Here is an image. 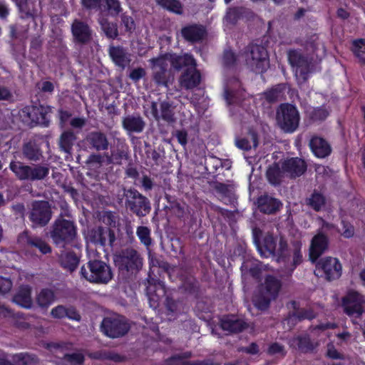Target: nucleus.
I'll list each match as a JSON object with an SVG mask.
<instances>
[{
  "instance_id": "f257e3e1",
  "label": "nucleus",
  "mask_w": 365,
  "mask_h": 365,
  "mask_svg": "<svg viewBox=\"0 0 365 365\" xmlns=\"http://www.w3.org/2000/svg\"><path fill=\"white\" fill-rule=\"evenodd\" d=\"M78 233V228L73 220L65 219L61 214L53 222L50 230V237L58 248H66L72 245Z\"/></svg>"
},
{
  "instance_id": "f03ea898",
  "label": "nucleus",
  "mask_w": 365,
  "mask_h": 365,
  "mask_svg": "<svg viewBox=\"0 0 365 365\" xmlns=\"http://www.w3.org/2000/svg\"><path fill=\"white\" fill-rule=\"evenodd\" d=\"M239 56L245 61L247 68L257 74H263L269 67L268 52L261 45L250 43L240 52Z\"/></svg>"
},
{
  "instance_id": "7ed1b4c3",
  "label": "nucleus",
  "mask_w": 365,
  "mask_h": 365,
  "mask_svg": "<svg viewBox=\"0 0 365 365\" xmlns=\"http://www.w3.org/2000/svg\"><path fill=\"white\" fill-rule=\"evenodd\" d=\"M80 275L96 284H107L113 278L110 267L101 259H90L81 267Z\"/></svg>"
},
{
  "instance_id": "20e7f679",
  "label": "nucleus",
  "mask_w": 365,
  "mask_h": 365,
  "mask_svg": "<svg viewBox=\"0 0 365 365\" xmlns=\"http://www.w3.org/2000/svg\"><path fill=\"white\" fill-rule=\"evenodd\" d=\"M114 264L122 274H134L143 266V258L133 248H125L113 257Z\"/></svg>"
},
{
  "instance_id": "39448f33",
  "label": "nucleus",
  "mask_w": 365,
  "mask_h": 365,
  "mask_svg": "<svg viewBox=\"0 0 365 365\" xmlns=\"http://www.w3.org/2000/svg\"><path fill=\"white\" fill-rule=\"evenodd\" d=\"M9 169L20 180H41L49 174L50 170L47 165H35L30 166L21 161L12 160L9 164Z\"/></svg>"
},
{
  "instance_id": "423d86ee",
  "label": "nucleus",
  "mask_w": 365,
  "mask_h": 365,
  "mask_svg": "<svg viewBox=\"0 0 365 365\" xmlns=\"http://www.w3.org/2000/svg\"><path fill=\"white\" fill-rule=\"evenodd\" d=\"M276 120L279 127L284 133H293L299 125V112L293 104L282 103L277 110Z\"/></svg>"
},
{
  "instance_id": "0eeeda50",
  "label": "nucleus",
  "mask_w": 365,
  "mask_h": 365,
  "mask_svg": "<svg viewBox=\"0 0 365 365\" xmlns=\"http://www.w3.org/2000/svg\"><path fill=\"white\" fill-rule=\"evenodd\" d=\"M130 329L128 319L120 314H113L104 317L101 324V331L110 339L124 336Z\"/></svg>"
},
{
  "instance_id": "6e6552de",
  "label": "nucleus",
  "mask_w": 365,
  "mask_h": 365,
  "mask_svg": "<svg viewBox=\"0 0 365 365\" xmlns=\"http://www.w3.org/2000/svg\"><path fill=\"white\" fill-rule=\"evenodd\" d=\"M287 57L289 63L295 71V75H299L304 82L307 81L309 73L314 69L313 57L304 54L299 49H290Z\"/></svg>"
},
{
  "instance_id": "1a4fd4ad",
  "label": "nucleus",
  "mask_w": 365,
  "mask_h": 365,
  "mask_svg": "<svg viewBox=\"0 0 365 365\" xmlns=\"http://www.w3.org/2000/svg\"><path fill=\"white\" fill-rule=\"evenodd\" d=\"M315 264V274L328 282L336 280L342 274V265L338 258L324 257L319 259Z\"/></svg>"
},
{
  "instance_id": "9d476101",
  "label": "nucleus",
  "mask_w": 365,
  "mask_h": 365,
  "mask_svg": "<svg viewBox=\"0 0 365 365\" xmlns=\"http://www.w3.org/2000/svg\"><path fill=\"white\" fill-rule=\"evenodd\" d=\"M126 207L138 217H145L151 210L149 200L135 188L125 190Z\"/></svg>"
},
{
  "instance_id": "9b49d317",
  "label": "nucleus",
  "mask_w": 365,
  "mask_h": 365,
  "mask_svg": "<svg viewBox=\"0 0 365 365\" xmlns=\"http://www.w3.org/2000/svg\"><path fill=\"white\" fill-rule=\"evenodd\" d=\"M153 71L152 78L158 87L169 88L172 82L171 76L168 71L167 55H163L150 60Z\"/></svg>"
},
{
  "instance_id": "f8f14e48",
  "label": "nucleus",
  "mask_w": 365,
  "mask_h": 365,
  "mask_svg": "<svg viewBox=\"0 0 365 365\" xmlns=\"http://www.w3.org/2000/svg\"><path fill=\"white\" fill-rule=\"evenodd\" d=\"M365 297L356 291H349L342 298L344 312L351 318H360L364 310Z\"/></svg>"
},
{
  "instance_id": "ddd939ff",
  "label": "nucleus",
  "mask_w": 365,
  "mask_h": 365,
  "mask_svg": "<svg viewBox=\"0 0 365 365\" xmlns=\"http://www.w3.org/2000/svg\"><path fill=\"white\" fill-rule=\"evenodd\" d=\"M88 237L92 244L100 248L112 247L115 241V232L109 227H94L89 230Z\"/></svg>"
},
{
  "instance_id": "4468645a",
  "label": "nucleus",
  "mask_w": 365,
  "mask_h": 365,
  "mask_svg": "<svg viewBox=\"0 0 365 365\" xmlns=\"http://www.w3.org/2000/svg\"><path fill=\"white\" fill-rule=\"evenodd\" d=\"M51 213L48 202L45 200L34 201L29 217L34 226L44 227L51 220Z\"/></svg>"
},
{
  "instance_id": "2eb2a0df",
  "label": "nucleus",
  "mask_w": 365,
  "mask_h": 365,
  "mask_svg": "<svg viewBox=\"0 0 365 365\" xmlns=\"http://www.w3.org/2000/svg\"><path fill=\"white\" fill-rule=\"evenodd\" d=\"M287 307L290 310L286 318L288 324L294 325L297 322L306 319L311 321L316 317V314L312 309L301 308L300 303L297 301L289 302L287 304Z\"/></svg>"
},
{
  "instance_id": "dca6fc26",
  "label": "nucleus",
  "mask_w": 365,
  "mask_h": 365,
  "mask_svg": "<svg viewBox=\"0 0 365 365\" xmlns=\"http://www.w3.org/2000/svg\"><path fill=\"white\" fill-rule=\"evenodd\" d=\"M165 283L159 279L153 278L149 274L146 286V294L151 307L155 309L159 306L160 301L165 296Z\"/></svg>"
},
{
  "instance_id": "f3484780",
  "label": "nucleus",
  "mask_w": 365,
  "mask_h": 365,
  "mask_svg": "<svg viewBox=\"0 0 365 365\" xmlns=\"http://www.w3.org/2000/svg\"><path fill=\"white\" fill-rule=\"evenodd\" d=\"M73 41L79 45H86L93 38V31L91 26L85 21L75 19L71 27Z\"/></svg>"
},
{
  "instance_id": "a211bd4d",
  "label": "nucleus",
  "mask_w": 365,
  "mask_h": 365,
  "mask_svg": "<svg viewBox=\"0 0 365 365\" xmlns=\"http://www.w3.org/2000/svg\"><path fill=\"white\" fill-rule=\"evenodd\" d=\"M182 38L190 44L202 42L207 36L206 27L200 24H188L182 27L180 30Z\"/></svg>"
},
{
  "instance_id": "6ab92c4d",
  "label": "nucleus",
  "mask_w": 365,
  "mask_h": 365,
  "mask_svg": "<svg viewBox=\"0 0 365 365\" xmlns=\"http://www.w3.org/2000/svg\"><path fill=\"white\" fill-rule=\"evenodd\" d=\"M19 243L29 247L36 248L43 255L51 252V246L42 238L31 235L28 231H24L18 237Z\"/></svg>"
},
{
  "instance_id": "aec40b11",
  "label": "nucleus",
  "mask_w": 365,
  "mask_h": 365,
  "mask_svg": "<svg viewBox=\"0 0 365 365\" xmlns=\"http://www.w3.org/2000/svg\"><path fill=\"white\" fill-rule=\"evenodd\" d=\"M328 247L329 238L325 234L319 232L315 235L311 240L309 247L310 261L315 263L328 249Z\"/></svg>"
},
{
  "instance_id": "412c9836",
  "label": "nucleus",
  "mask_w": 365,
  "mask_h": 365,
  "mask_svg": "<svg viewBox=\"0 0 365 365\" xmlns=\"http://www.w3.org/2000/svg\"><path fill=\"white\" fill-rule=\"evenodd\" d=\"M150 108L153 116L156 120L162 119L168 124L175 122L176 119L175 118V113L172 103L170 101H163L160 103V113L158 111V103L156 102L151 103Z\"/></svg>"
},
{
  "instance_id": "4be33fe9",
  "label": "nucleus",
  "mask_w": 365,
  "mask_h": 365,
  "mask_svg": "<svg viewBox=\"0 0 365 365\" xmlns=\"http://www.w3.org/2000/svg\"><path fill=\"white\" fill-rule=\"evenodd\" d=\"M309 147L317 158H325L331 155L332 148L330 143L324 138L313 135L309 142Z\"/></svg>"
},
{
  "instance_id": "5701e85b",
  "label": "nucleus",
  "mask_w": 365,
  "mask_h": 365,
  "mask_svg": "<svg viewBox=\"0 0 365 365\" xmlns=\"http://www.w3.org/2000/svg\"><path fill=\"white\" fill-rule=\"evenodd\" d=\"M200 82L201 73L197 69V66L185 68L179 78L180 87L185 90L193 89L200 85Z\"/></svg>"
},
{
  "instance_id": "b1692460",
  "label": "nucleus",
  "mask_w": 365,
  "mask_h": 365,
  "mask_svg": "<svg viewBox=\"0 0 365 365\" xmlns=\"http://www.w3.org/2000/svg\"><path fill=\"white\" fill-rule=\"evenodd\" d=\"M257 205L260 212L272 215L280 210L282 203L279 200L267 194H264L257 197Z\"/></svg>"
},
{
  "instance_id": "393cba45",
  "label": "nucleus",
  "mask_w": 365,
  "mask_h": 365,
  "mask_svg": "<svg viewBox=\"0 0 365 365\" xmlns=\"http://www.w3.org/2000/svg\"><path fill=\"white\" fill-rule=\"evenodd\" d=\"M220 327L230 334H237L245 330L247 327V324L237 316L228 314L220 319Z\"/></svg>"
},
{
  "instance_id": "a878e982",
  "label": "nucleus",
  "mask_w": 365,
  "mask_h": 365,
  "mask_svg": "<svg viewBox=\"0 0 365 365\" xmlns=\"http://www.w3.org/2000/svg\"><path fill=\"white\" fill-rule=\"evenodd\" d=\"M89 148L96 151H104L108 149L109 142L106 135L99 130L91 131L86 137Z\"/></svg>"
},
{
  "instance_id": "bb28decb",
  "label": "nucleus",
  "mask_w": 365,
  "mask_h": 365,
  "mask_svg": "<svg viewBox=\"0 0 365 365\" xmlns=\"http://www.w3.org/2000/svg\"><path fill=\"white\" fill-rule=\"evenodd\" d=\"M97 10L99 11V16L116 18L123 11L120 0H100Z\"/></svg>"
},
{
  "instance_id": "cd10ccee",
  "label": "nucleus",
  "mask_w": 365,
  "mask_h": 365,
  "mask_svg": "<svg viewBox=\"0 0 365 365\" xmlns=\"http://www.w3.org/2000/svg\"><path fill=\"white\" fill-rule=\"evenodd\" d=\"M167 60H169L171 66L176 71H180L183 68L197 66V62L193 56L189 53L183 55L176 53L166 54Z\"/></svg>"
},
{
  "instance_id": "c85d7f7f",
  "label": "nucleus",
  "mask_w": 365,
  "mask_h": 365,
  "mask_svg": "<svg viewBox=\"0 0 365 365\" xmlns=\"http://www.w3.org/2000/svg\"><path fill=\"white\" fill-rule=\"evenodd\" d=\"M181 288L191 296L198 298L200 295V284L196 277L188 272L180 274Z\"/></svg>"
},
{
  "instance_id": "c756f323",
  "label": "nucleus",
  "mask_w": 365,
  "mask_h": 365,
  "mask_svg": "<svg viewBox=\"0 0 365 365\" xmlns=\"http://www.w3.org/2000/svg\"><path fill=\"white\" fill-rule=\"evenodd\" d=\"M108 53L112 61L121 70H124L131 61L130 55L122 46H110Z\"/></svg>"
},
{
  "instance_id": "7c9ffc66",
  "label": "nucleus",
  "mask_w": 365,
  "mask_h": 365,
  "mask_svg": "<svg viewBox=\"0 0 365 365\" xmlns=\"http://www.w3.org/2000/svg\"><path fill=\"white\" fill-rule=\"evenodd\" d=\"M307 168L306 162L299 158H292L282 164L283 170L294 178L303 175L306 172Z\"/></svg>"
},
{
  "instance_id": "2f4dec72",
  "label": "nucleus",
  "mask_w": 365,
  "mask_h": 365,
  "mask_svg": "<svg viewBox=\"0 0 365 365\" xmlns=\"http://www.w3.org/2000/svg\"><path fill=\"white\" fill-rule=\"evenodd\" d=\"M98 23L100 26L101 34L109 40H115L119 36L118 24L110 21L108 17L98 16Z\"/></svg>"
},
{
  "instance_id": "473e14b6",
  "label": "nucleus",
  "mask_w": 365,
  "mask_h": 365,
  "mask_svg": "<svg viewBox=\"0 0 365 365\" xmlns=\"http://www.w3.org/2000/svg\"><path fill=\"white\" fill-rule=\"evenodd\" d=\"M123 128L130 133H141L145 128V123L140 115H128L122 120Z\"/></svg>"
},
{
  "instance_id": "72a5a7b5",
  "label": "nucleus",
  "mask_w": 365,
  "mask_h": 365,
  "mask_svg": "<svg viewBox=\"0 0 365 365\" xmlns=\"http://www.w3.org/2000/svg\"><path fill=\"white\" fill-rule=\"evenodd\" d=\"M306 114L310 124H320L327 120L330 111L325 106H321L312 108L307 110Z\"/></svg>"
},
{
  "instance_id": "f704fd0d",
  "label": "nucleus",
  "mask_w": 365,
  "mask_h": 365,
  "mask_svg": "<svg viewBox=\"0 0 365 365\" xmlns=\"http://www.w3.org/2000/svg\"><path fill=\"white\" fill-rule=\"evenodd\" d=\"M281 287V281L274 276L268 274L265 277L264 285L260 290L275 299L278 297Z\"/></svg>"
},
{
  "instance_id": "c9c22d12",
  "label": "nucleus",
  "mask_w": 365,
  "mask_h": 365,
  "mask_svg": "<svg viewBox=\"0 0 365 365\" xmlns=\"http://www.w3.org/2000/svg\"><path fill=\"white\" fill-rule=\"evenodd\" d=\"M23 154L24 157L30 160L37 162L43 158V152L37 143L29 141L23 145Z\"/></svg>"
},
{
  "instance_id": "e433bc0d",
  "label": "nucleus",
  "mask_w": 365,
  "mask_h": 365,
  "mask_svg": "<svg viewBox=\"0 0 365 365\" xmlns=\"http://www.w3.org/2000/svg\"><path fill=\"white\" fill-rule=\"evenodd\" d=\"M34 110L36 113L34 115V124L41 125L45 127L48 126L49 113L51 112V108L49 106H44L39 104L38 106H34Z\"/></svg>"
},
{
  "instance_id": "4c0bfd02",
  "label": "nucleus",
  "mask_w": 365,
  "mask_h": 365,
  "mask_svg": "<svg viewBox=\"0 0 365 365\" xmlns=\"http://www.w3.org/2000/svg\"><path fill=\"white\" fill-rule=\"evenodd\" d=\"M76 136L72 130L63 131L59 138L58 146L61 151L71 154Z\"/></svg>"
},
{
  "instance_id": "58836bf2",
  "label": "nucleus",
  "mask_w": 365,
  "mask_h": 365,
  "mask_svg": "<svg viewBox=\"0 0 365 365\" xmlns=\"http://www.w3.org/2000/svg\"><path fill=\"white\" fill-rule=\"evenodd\" d=\"M56 299L55 292L50 288H43L36 294V302L42 309H47Z\"/></svg>"
},
{
  "instance_id": "ea45409f",
  "label": "nucleus",
  "mask_w": 365,
  "mask_h": 365,
  "mask_svg": "<svg viewBox=\"0 0 365 365\" xmlns=\"http://www.w3.org/2000/svg\"><path fill=\"white\" fill-rule=\"evenodd\" d=\"M31 290L28 286L22 287L14 296L13 302L16 304L26 309H29L32 306Z\"/></svg>"
},
{
  "instance_id": "a19ab883",
  "label": "nucleus",
  "mask_w": 365,
  "mask_h": 365,
  "mask_svg": "<svg viewBox=\"0 0 365 365\" xmlns=\"http://www.w3.org/2000/svg\"><path fill=\"white\" fill-rule=\"evenodd\" d=\"M80 262L79 257L74 252H68L60 257L61 266L67 271L73 272L76 269Z\"/></svg>"
},
{
  "instance_id": "79ce46f5",
  "label": "nucleus",
  "mask_w": 365,
  "mask_h": 365,
  "mask_svg": "<svg viewBox=\"0 0 365 365\" xmlns=\"http://www.w3.org/2000/svg\"><path fill=\"white\" fill-rule=\"evenodd\" d=\"M285 88V84L279 83L267 90L263 93L265 101L269 103H277L283 97Z\"/></svg>"
},
{
  "instance_id": "37998d69",
  "label": "nucleus",
  "mask_w": 365,
  "mask_h": 365,
  "mask_svg": "<svg viewBox=\"0 0 365 365\" xmlns=\"http://www.w3.org/2000/svg\"><path fill=\"white\" fill-rule=\"evenodd\" d=\"M326 204L325 196L316 190L307 198V205L316 212L322 210Z\"/></svg>"
},
{
  "instance_id": "c03bdc74",
  "label": "nucleus",
  "mask_w": 365,
  "mask_h": 365,
  "mask_svg": "<svg viewBox=\"0 0 365 365\" xmlns=\"http://www.w3.org/2000/svg\"><path fill=\"white\" fill-rule=\"evenodd\" d=\"M163 9L178 15L183 14V5L180 0H155Z\"/></svg>"
},
{
  "instance_id": "a18cd8bd",
  "label": "nucleus",
  "mask_w": 365,
  "mask_h": 365,
  "mask_svg": "<svg viewBox=\"0 0 365 365\" xmlns=\"http://www.w3.org/2000/svg\"><path fill=\"white\" fill-rule=\"evenodd\" d=\"M11 359L14 365H35L38 361V358L35 354L27 352H21L13 354Z\"/></svg>"
},
{
  "instance_id": "49530a36",
  "label": "nucleus",
  "mask_w": 365,
  "mask_h": 365,
  "mask_svg": "<svg viewBox=\"0 0 365 365\" xmlns=\"http://www.w3.org/2000/svg\"><path fill=\"white\" fill-rule=\"evenodd\" d=\"M282 177L283 174L278 164L274 163L267 168L266 178L271 185L274 186L280 185Z\"/></svg>"
},
{
  "instance_id": "de8ad7c7",
  "label": "nucleus",
  "mask_w": 365,
  "mask_h": 365,
  "mask_svg": "<svg viewBox=\"0 0 365 365\" xmlns=\"http://www.w3.org/2000/svg\"><path fill=\"white\" fill-rule=\"evenodd\" d=\"M272 300L274 299L259 289V293L253 298V303L259 310L265 311L269 308Z\"/></svg>"
},
{
  "instance_id": "09e8293b",
  "label": "nucleus",
  "mask_w": 365,
  "mask_h": 365,
  "mask_svg": "<svg viewBox=\"0 0 365 365\" xmlns=\"http://www.w3.org/2000/svg\"><path fill=\"white\" fill-rule=\"evenodd\" d=\"M351 50L359 61L365 64V39L357 38L354 40Z\"/></svg>"
},
{
  "instance_id": "8fccbe9b",
  "label": "nucleus",
  "mask_w": 365,
  "mask_h": 365,
  "mask_svg": "<svg viewBox=\"0 0 365 365\" xmlns=\"http://www.w3.org/2000/svg\"><path fill=\"white\" fill-rule=\"evenodd\" d=\"M35 112L32 106H26L19 111V116L21 122L26 125L33 126L34 124Z\"/></svg>"
},
{
  "instance_id": "3c124183",
  "label": "nucleus",
  "mask_w": 365,
  "mask_h": 365,
  "mask_svg": "<svg viewBox=\"0 0 365 365\" xmlns=\"http://www.w3.org/2000/svg\"><path fill=\"white\" fill-rule=\"evenodd\" d=\"M299 350L302 353L312 352L316 348V346L311 341L308 335L298 336L294 339Z\"/></svg>"
},
{
  "instance_id": "603ef678",
  "label": "nucleus",
  "mask_w": 365,
  "mask_h": 365,
  "mask_svg": "<svg viewBox=\"0 0 365 365\" xmlns=\"http://www.w3.org/2000/svg\"><path fill=\"white\" fill-rule=\"evenodd\" d=\"M118 16L120 19V24L124 28L125 32L132 34L136 28L133 17L129 15L127 11L123 12V11Z\"/></svg>"
},
{
  "instance_id": "864d4df0",
  "label": "nucleus",
  "mask_w": 365,
  "mask_h": 365,
  "mask_svg": "<svg viewBox=\"0 0 365 365\" xmlns=\"http://www.w3.org/2000/svg\"><path fill=\"white\" fill-rule=\"evenodd\" d=\"M150 234V229L146 226H138L137 227L136 235L140 242L146 247H149L152 245Z\"/></svg>"
},
{
  "instance_id": "5fc2aeb1",
  "label": "nucleus",
  "mask_w": 365,
  "mask_h": 365,
  "mask_svg": "<svg viewBox=\"0 0 365 365\" xmlns=\"http://www.w3.org/2000/svg\"><path fill=\"white\" fill-rule=\"evenodd\" d=\"M128 158V152L123 149H117L111 152L110 156L108 157V162L114 165H121L123 160Z\"/></svg>"
},
{
  "instance_id": "6e6d98bb",
  "label": "nucleus",
  "mask_w": 365,
  "mask_h": 365,
  "mask_svg": "<svg viewBox=\"0 0 365 365\" xmlns=\"http://www.w3.org/2000/svg\"><path fill=\"white\" fill-rule=\"evenodd\" d=\"M242 16V8L232 7L227 9L225 20L227 23L235 25Z\"/></svg>"
},
{
  "instance_id": "4d7b16f0",
  "label": "nucleus",
  "mask_w": 365,
  "mask_h": 365,
  "mask_svg": "<svg viewBox=\"0 0 365 365\" xmlns=\"http://www.w3.org/2000/svg\"><path fill=\"white\" fill-rule=\"evenodd\" d=\"M192 356V353L190 351H187L179 354L171 356L166 360V362L168 365H182L183 363L187 361H184V359H190Z\"/></svg>"
},
{
  "instance_id": "13d9d810",
  "label": "nucleus",
  "mask_w": 365,
  "mask_h": 365,
  "mask_svg": "<svg viewBox=\"0 0 365 365\" xmlns=\"http://www.w3.org/2000/svg\"><path fill=\"white\" fill-rule=\"evenodd\" d=\"M277 243V238L272 234L268 233L263 238V247L269 255L276 254Z\"/></svg>"
},
{
  "instance_id": "bf43d9fd",
  "label": "nucleus",
  "mask_w": 365,
  "mask_h": 365,
  "mask_svg": "<svg viewBox=\"0 0 365 365\" xmlns=\"http://www.w3.org/2000/svg\"><path fill=\"white\" fill-rule=\"evenodd\" d=\"M63 360L69 365H82L84 363L85 357L81 353L65 354Z\"/></svg>"
},
{
  "instance_id": "052dcab7",
  "label": "nucleus",
  "mask_w": 365,
  "mask_h": 365,
  "mask_svg": "<svg viewBox=\"0 0 365 365\" xmlns=\"http://www.w3.org/2000/svg\"><path fill=\"white\" fill-rule=\"evenodd\" d=\"M237 63V56L232 50H225L222 55V64L225 68H231Z\"/></svg>"
},
{
  "instance_id": "680f3d73",
  "label": "nucleus",
  "mask_w": 365,
  "mask_h": 365,
  "mask_svg": "<svg viewBox=\"0 0 365 365\" xmlns=\"http://www.w3.org/2000/svg\"><path fill=\"white\" fill-rule=\"evenodd\" d=\"M287 248L288 244L287 241L283 237H280L279 241V247L278 249L276 248V254L274 256H277L279 261L285 262L287 259Z\"/></svg>"
},
{
  "instance_id": "e2e57ef3",
  "label": "nucleus",
  "mask_w": 365,
  "mask_h": 365,
  "mask_svg": "<svg viewBox=\"0 0 365 365\" xmlns=\"http://www.w3.org/2000/svg\"><path fill=\"white\" fill-rule=\"evenodd\" d=\"M267 353L268 355L270 356H273L277 354H282L283 356L286 354V351H284V346L278 342L272 343L269 346Z\"/></svg>"
},
{
  "instance_id": "0e129e2a",
  "label": "nucleus",
  "mask_w": 365,
  "mask_h": 365,
  "mask_svg": "<svg viewBox=\"0 0 365 365\" xmlns=\"http://www.w3.org/2000/svg\"><path fill=\"white\" fill-rule=\"evenodd\" d=\"M303 261V257L301 252V247L299 246H297L294 247L293 251L292 256V268L291 269L292 272L294 271L296 267L299 265Z\"/></svg>"
},
{
  "instance_id": "69168bd1",
  "label": "nucleus",
  "mask_w": 365,
  "mask_h": 365,
  "mask_svg": "<svg viewBox=\"0 0 365 365\" xmlns=\"http://www.w3.org/2000/svg\"><path fill=\"white\" fill-rule=\"evenodd\" d=\"M51 315L54 319H62L66 316V307L64 305H57L51 311Z\"/></svg>"
},
{
  "instance_id": "338daca9",
  "label": "nucleus",
  "mask_w": 365,
  "mask_h": 365,
  "mask_svg": "<svg viewBox=\"0 0 365 365\" xmlns=\"http://www.w3.org/2000/svg\"><path fill=\"white\" fill-rule=\"evenodd\" d=\"M215 189L217 192L224 197H230L232 194L231 186L225 183L217 182Z\"/></svg>"
},
{
  "instance_id": "774afa93",
  "label": "nucleus",
  "mask_w": 365,
  "mask_h": 365,
  "mask_svg": "<svg viewBox=\"0 0 365 365\" xmlns=\"http://www.w3.org/2000/svg\"><path fill=\"white\" fill-rule=\"evenodd\" d=\"M146 75L145 70L142 67H138L133 69L130 73L128 77L135 83L138 82L141 78L145 77Z\"/></svg>"
}]
</instances>
